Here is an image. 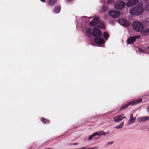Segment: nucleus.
Here are the masks:
<instances>
[{
	"mask_svg": "<svg viewBox=\"0 0 149 149\" xmlns=\"http://www.w3.org/2000/svg\"><path fill=\"white\" fill-rule=\"evenodd\" d=\"M144 11V8L141 4H139L138 6L132 7L130 10L131 15L135 16L139 15Z\"/></svg>",
	"mask_w": 149,
	"mask_h": 149,
	"instance_id": "1",
	"label": "nucleus"
},
{
	"mask_svg": "<svg viewBox=\"0 0 149 149\" xmlns=\"http://www.w3.org/2000/svg\"><path fill=\"white\" fill-rule=\"evenodd\" d=\"M133 29L136 32L141 31L144 28L143 24L139 21H135L132 23Z\"/></svg>",
	"mask_w": 149,
	"mask_h": 149,
	"instance_id": "2",
	"label": "nucleus"
},
{
	"mask_svg": "<svg viewBox=\"0 0 149 149\" xmlns=\"http://www.w3.org/2000/svg\"><path fill=\"white\" fill-rule=\"evenodd\" d=\"M92 18L93 17H88L85 16H83L81 17L80 18L78 16H76V20L77 22V27L79 23L81 22H82V24H84V26H86L87 25L86 22L88 21V18Z\"/></svg>",
	"mask_w": 149,
	"mask_h": 149,
	"instance_id": "3",
	"label": "nucleus"
},
{
	"mask_svg": "<svg viewBox=\"0 0 149 149\" xmlns=\"http://www.w3.org/2000/svg\"><path fill=\"white\" fill-rule=\"evenodd\" d=\"M125 5V4L124 1H119L115 3L114 7L116 9L120 10L124 7Z\"/></svg>",
	"mask_w": 149,
	"mask_h": 149,
	"instance_id": "4",
	"label": "nucleus"
},
{
	"mask_svg": "<svg viewBox=\"0 0 149 149\" xmlns=\"http://www.w3.org/2000/svg\"><path fill=\"white\" fill-rule=\"evenodd\" d=\"M92 33L93 36L95 37H100L102 36V32L100 30L98 26H96L94 28Z\"/></svg>",
	"mask_w": 149,
	"mask_h": 149,
	"instance_id": "5",
	"label": "nucleus"
},
{
	"mask_svg": "<svg viewBox=\"0 0 149 149\" xmlns=\"http://www.w3.org/2000/svg\"><path fill=\"white\" fill-rule=\"evenodd\" d=\"M118 22L120 25L125 26H129L131 24L130 22L124 18H120L118 19Z\"/></svg>",
	"mask_w": 149,
	"mask_h": 149,
	"instance_id": "6",
	"label": "nucleus"
},
{
	"mask_svg": "<svg viewBox=\"0 0 149 149\" xmlns=\"http://www.w3.org/2000/svg\"><path fill=\"white\" fill-rule=\"evenodd\" d=\"M109 14L113 18H118L120 17V13L119 11L112 10L109 12Z\"/></svg>",
	"mask_w": 149,
	"mask_h": 149,
	"instance_id": "7",
	"label": "nucleus"
},
{
	"mask_svg": "<svg viewBox=\"0 0 149 149\" xmlns=\"http://www.w3.org/2000/svg\"><path fill=\"white\" fill-rule=\"evenodd\" d=\"M140 37V36L136 35L134 36L130 37L127 40V43L128 44H130L134 43L136 39H138Z\"/></svg>",
	"mask_w": 149,
	"mask_h": 149,
	"instance_id": "8",
	"label": "nucleus"
},
{
	"mask_svg": "<svg viewBox=\"0 0 149 149\" xmlns=\"http://www.w3.org/2000/svg\"><path fill=\"white\" fill-rule=\"evenodd\" d=\"M148 120H149V116H143L138 118L137 121L139 123H143Z\"/></svg>",
	"mask_w": 149,
	"mask_h": 149,
	"instance_id": "9",
	"label": "nucleus"
},
{
	"mask_svg": "<svg viewBox=\"0 0 149 149\" xmlns=\"http://www.w3.org/2000/svg\"><path fill=\"white\" fill-rule=\"evenodd\" d=\"M128 1L126 3V6L128 7H131L133 5H135L138 2V0H127Z\"/></svg>",
	"mask_w": 149,
	"mask_h": 149,
	"instance_id": "10",
	"label": "nucleus"
},
{
	"mask_svg": "<svg viewBox=\"0 0 149 149\" xmlns=\"http://www.w3.org/2000/svg\"><path fill=\"white\" fill-rule=\"evenodd\" d=\"M99 22V18L96 17L90 22V24L91 26H94L97 24Z\"/></svg>",
	"mask_w": 149,
	"mask_h": 149,
	"instance_id": "11",
	"label": "nucleus"
},
{
	"mask_svg": "<svg viewBox=\"0 0 149 149\" xmlns=\"http://www.w3.org/2000/svg\"><path fill=\"white\" fill-rule=\"evenodd\" d=\"M141 34L143 36H147L149 35V27L146 28L141 31Z\"/></svg>",
	"mask_w": 149,
	"mask_h": 149,
	"instance_id": "12",
	"label": "nucleus"
},
{
	"mask_svg": "<svg viewBox=\"0 0 149 149\" xmlns=\"http://www.w3.org/2000/svg\"><path fill=\"white\" fill-rule=\"evenodd\" d=\"M95 42L97 44L101 45L105 43L104 41L102 38H98L94 40Z\"/></svg>",
	"mask_w": 149,
	"mask_h": 149,
	"instance_id": "13",
	"label": "nucleus"
},
{
	"mask_svg": "<svg viewBox=\"0 0 149 149\" xmlns=\"http://www.w3.org/2000/svg\"><path fill=\"white\" fill-rule=\"evenodd\" d=\"M142 99L140 98L134 101L130 102L128 103L130 105L133 106L142 102Z\"/></svg>",
	"mask_w": 149,
	"mask_h": 149,
	"instance_id": "14",
	"label": "nucleus"
},
{
	"mask_svg": "<svg viewBox=\"0 0 149 149\" xmlns=\"http://www.w3.org/2000/svg\"><path fill=\"white\" fill-rule=\"evenodd\" d=\"M130 119L129 120L128 123V125H130L133 123L136 120L135 117H133V114H131L130 116Z\"/></svg>",
	"mask_w": 149,
	"mask_h": 149,
	"instance_id": "15",
	"label": "nucleus"
},
{
	"mask_svg": "<svg viewBox=\"0 0 149 149\" xmlns=\"http://www.w3.org/2000/svg\"><path fill=\"white\" fill-rule=\"evenodd\" d=\"M86 36L88 37H90L92 36V30L89 28L86 29L85 33Z\"/></svg>",
	"mask_w": 149,
	"mask_h": 149,
	"instance_id": "16",
	"label": "nucleus"
},
{
	"mask_svg": "<svg viewBox=\"0 0 149 149\" xmlns=\"http://www.w3.org/2000/svg\"><path fill=\"white\" fill-rule=\"evenodd\" d=\"M123 116V115H118L115 118H113V119L116 122L118 123L119 122L122 120V119H121V117Z\"/></svg>",
	"mask_w": 149,
	"mask_h": 149,
	"instance_id": "17",
	"label": "nucleus"
},
{
	"mask_svg": "<svg viewBox=\"0 0 149 149\" xmlns=\"http://www.w3.org/2000/svg\"><path fill=\"white\" fill-rule=\"evenodd\" d=\"M58 0H49L48 4L50 6H52L57 3Z\"/></svg>",
	"mask_w": 149,
	"mask_h": 149,
	"instance_id": "18",
	"label": "nucleus"
},
{
	"mask_svg": "<svg viewBox=\"0 0 149 149\" xmlns=\"http://www.w3.org/2000/svg\"><path fill=\"white\" fill-rule=\"evenodd\" d=\"M95 135H98L99 136H100L102 135H105L106 134V132H105L103 131H101L99 132H95Z\"/></svg>",
	"mask_w": 149,
	"mask_h": 149,
	"instance_id": "19",
	"label": "nucleus"
},
{
	"mask_svg": "<svg viewBox=\"0 0 149 149\" xmlns=\"http://www.w3.org/2000/svg\"><path fill=\"white\" fill-rule=\"evenodd\" d=\"M60 6H57L55 8L54 12L55 13H58L60 12Z\"/></svg>",
	"mask_w": 149,
	"mask_h": 149,
	"instance_id": "20",
	"label": "nucleus"
},
{
	"mask_svg": "<svg viewBox=\"0 0 149 149\" xmlns=\"http://www.w3.org/2000/svg\"><path fill=\"white\" fill-rule=\"evenodd\" d=\"M99 26L100 28L103 29H105V25L103 22H100Z\"/></svg>",
	"mask_w": 149,
	"mask_h": 149,
	"instance_id": "21",
	"label": "nucleus"
},
{
	"mask_svg": "<svg viewBox=\"0 0 149 149\" xmlns=\"http://www.w3.org/2000/svg\"><path fill=\"white\" fill-rule=\"evenodd\" d=\"M103 34L104 39L107 40L109 37V34L106 32H104L103 33Z\"/></svg>",
	"mask_w": 149,
	"mask_h": 149,
	"instance_id": "22",
	"label": "nucleus"
},
{
	"mask_svg": "<svg viewBox=\"0 0 149 149\" xmlns=\"http://www.w3.org/2000/svg\"><path fill=\"white\" fill-rule=\"evenodd\" d=\"M143 23L146 26L149 25V18L146 19L144 21Z\"/></svg>",
	"mask_w": 149,
	"mask_h": 149,
	"instance_id": "23",
	"label": "nucleus"
},
{
	"mask_svg": "<svg viewBox=\"0 0 149 149\" xmlns=\"http://www.w3.org/2000/svg\"><path fill=\"white\" fill-rule=\"evenodd\" d=\"M124 125V122H123L120 125L115 127V128L119 129L122 127Z\"/></svg>",
	"mask_w": 149,
	"mask_h": 149,
	"instance_id": "24",
	"label": "nucleus"
},
{
	"mask_svg": "<svg viewBox=\"0 0 149 149\" xmlns=\"http://www.w3.org/2000/svg\"><path fill=\"white\" fill-rule=\"evenodd\" d=\"M41 120L43 123H47L49 122L48 120H46L43 118H41Z\"/></svg>",
	"mask_w": 149,
	"mask_h": 149,
	"instance_id": "25",
	"label": "nucleus"
},
{
	"mask_svg": "<svg viewBox=\"0 0 149 149\" xmlns=\"http://www.w3.org/2000/svg\"><path fill=\"white\" fill-rule=\"evenodd\" d=\"M95 136H96L95 134V133H94L93 134L90 136L88 137V139L89 140H91L92 139V138Z\"/></svg>",
	"mask_w": 149,
	"mask_h": 149,
	"instance_id": "26",
	"label": "nucleus"
},
{
	"mask_svg": "<svg viewBox=\"0 0 149 149\" xmlns=\"http://www.w3.org/2000/svg\"><path fill=\"white\" fill-rule=\"evenodd\" d=\"M103 8L104 11H106L108 10V8L107 6H104L103 7Z\"/></svg>",
	"mask_w": 149,
	"mask_h": 149,
	"instance_id": "27",
	"label": "nucleus"
},
{
	"mask_svg": "<svg viewBox=\"0 0 149 149\" xmlns=\"http://www.w3.org/2000/svg\"><path fill=\"white\" fill-rule=\"evenodd\" d=\"M145 9L146 10L149 11V3L146 4L145 6Z\"/></svg>",
	"mask_w": 149,
	"mask_h": 149,
	"instance_id": "28",
	"label": "nucleus"
},
{
	"mask_svg": "<svg viewBox=\"0 0 149 149\" xmlns=\"http://www.w3.org/2000/svg\"><path fill=\"white\" fill-rule=\"evenodd\" d=\"M113 143V141L109 142L107 143V145H112Z\"/></svg>",
	"mask_w": 149,
	"mask_h": 149,
	"instance_id": "29",
	"label": "nucleus"
},
{
	"mask_svg": "<svg viewBox=\"0 0 149 149\" xmlns=\"http://www.w3.org/2000/svg\"><path fill=\"white\" fill-rule=\"evenodd\" d=\"M99 148V147L96 146H95L94 147H91V148H90V149H97L98 148Z\"/></svg>",
	"mask_w": 149,
	"mask_h": 149,
	"instance_id": "30",
	"label": "nucleus"
},
{
	"mask_svg": "<svg viewBox=\"0 0 149 149\" xmlns=\"http://www.w3.org/2000/svg\"><path fill=\"white\" fill-rule=\"evenodd\" d=\"M125 108H126V107H125V106L124 105L122 107L119 109V111H121L122 110H123V109H125Z\"/></svg>",
	"mask_w": 149,
	"mask_h": 149,
	"instance_id": "31",
	"label": "nucleus"
},
{
	"mask_svg": "<svg viewBox=\"0 0 149 149\" xmlns=\"http://www.w3.org/2000/svg\"><path fill=\"white\" fill-rule=\"evenodd\" d=\"M139 51L140 53H144V51L142 50L141 49H139Z\"/></svg>",
	"mask_w": 149,
	"mask_h": 149,
	"instance_id": "32",
	"label": "nucleus"
},
{
	"mask_svg": "<svg viewBox=\"0 0 149 149\" xmlns=\"http://www.w3.org/2000/svg\"><path fill=\"white\" fill-rule=\"evenodd\" d=\"M146 111H147V112L148 113H149V105L148 106L147 108V109H146Z\"/></svg>",
	"mask_w": 149,
	"mask_h": 149,
	"instance_id": "33",
	"label": "nucleus"
},
{
	"mask_svg": "<svg viewBox=\"0 0 149 149\" xmlns=\"http://www.w3.org/2000/svg\"><path fill=\"white\" fill-rule=\"evenodd\" d=\"M125 107H127L130 105L128 102L127 104H125Z\"/></svg>",
	"mask_w": 149,
	"mask_h": 149,
	"instance_id": "34",
	"label": "nucleus"
},
{
	"mask_svg": "<svg viewBox=\"0 0 149 149\" xmlns=\"http://www.w3.org/2000/svg\"><path fill=\"white\" fill-rule=\"evenodd\" d=\"M81 149H90V148H87L86 147H84L80 148Z\"/></svg>",
	"mask_w": 149,
	"mask_h": 149,
	"instance_id": "35",
	"label": "nucleus"
},
{
	"mask_svg": "<svg viewBox=\"0 0 149 149\" xmlns=\"http://www.w3.org/2000/svg\"><path fill=\"white\" fill-rule=\"evenodd\" d=\"M78 143H74V145H78Z\"/></svg>",
	"mask_w": 149,
	"mask_h": 149,
	"instance_id": "36",
	"label": "nucleus"
},
{
	"mask_svg": "<svg viewBox=\"0 0 149 149\" xmlns=\"http://www.w3.org/2000/svg\"><path fill=\"white\" fill-rule=\"evenodd\" d=\"M126 118V117L125 116H124L123 117H121V119H122V120L124 118Z\"/></svg>",
	"mask_w": 149,
	"mask_h": 149,
	"instance_id": "37",
	"label": "nucleus"
},
{
	"mask_svg": "<svg viewBox=\"0 0 149 149\" xmlns=\"http://www.w3.org/2000/svg\"><path fill=\"white\" fill-rule=\"evenodd\" d=\"M40 0L44 3L45 2V0Z\"/></svg>",
	"mask_w": 149,
	"mask_h": 149,
	"instance_id": "38",
	"label": "nucleus"
},
{
	"mask_svg": "<svg viewBox=\"0 0 149 149\" xmlns=\"http://www.w3.org/2000/svg\"><path fill=\"white\" fill-rule=\"evenodd\" d=\"M147 49L149 50V46H148L147 47Z\"/></svg>",
	"mask_w": 149,
	"mask_h": 149,
	"instance_id": "39",
	"label": "nucleus"
},
{
	"mask_svg": "<svg viewBox=\"0 0 149 149\" xmlns=\"http://www.w3.org/2000/svg\"><path fill=\"white\" fill-rule=\"evenodd\" d=\"M147 130L149 131V127L147 128Z\"/></svg>",
	"mask_w": 149,
	"mask_h": 149,
	"instance_id": "40",
	"label": "nucleus"
},
{
	"mask_svg": "<svg viewBox=\"0 0 149 149\" xmlns=\"http://www.w3.org/2000/svg\"><path fill=\"white\" fill-rule=\"evenodd\" d=\"M68 1H72V0H67Z\"/></svg>",
	"mask_w": 149,
	"mask_h": 149,
	"instance_id": "41",
	"label": "nucleus"
},
{
	"mask_svg": "<svg viewBox=\"0 0 149 149\" xmlns=\"http://www.w3.org/2000/svg\"><path fill=\"white\" fill-rule=\"evenodd\" d=\"M109 133V132H107V133H106V134H107Z\"/></svg>",
	"mask_w": 149,
	"mask_h": 149,
	"instance_id": "42",
	"label": "nucleus"
},
{
	"mask_svg": "<svg viewBox=\"0 0 149 149\" xmlns=\"http://www.w3.org/2000/svg\"><path fill=\"white\" fill-rule=\"evenodd\" d=\"M111 0H109V1H108V2H110V1H111Z\"/></svg>",
	"mask_w": 149,
	"mask_h": 149,
	"instance_id": "43",
	"label": "nucleus"
},
{
	"mask_svg": "<svg viewBox=\"0 0 149 149\" xmlns=\"http://www.w3.org/2000/svg\"><path fill=\"white\" fill-rule=\"evenodd\" d=\"M102 2H105V1H102Z\"/></svg>",
	"mask_w": 149,
	"mask_h": 149,
	"instance_id": "44",
	"label": "nucleus"
},
{
	"mask_svg": "<svg viewBox=\"0 0 149 149\" xmlns=\"http://www.w3.org/2000/svg\"><path fill=\"white\" fill-rule=\"evenodd\" d=\"M81 27H83V26H82V25H81Z\"/></svg>",
	"mask_w": 149,
	"mask_h": 149,
	"instance_id": "45",
	"label": "nucleus"
},
{
	"mask_svg": "<svg viewBox=\"0 0 149 149\" xmlns=\"http://www.w3.org/2000/svg\"><path fill=\"white\" fill-rule=\"evenodd\" d=\"M46 149H51L50 148H46Z\"/></svg>",
	"mask_w": 149,
	"mask_h": 149,
	"instance_id": "46",
	"label": "nucleus"
}]
</instances>
